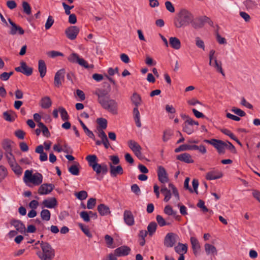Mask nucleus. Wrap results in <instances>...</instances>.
<instances>
[{
  "label": "nucleus",
  "mask_w": 260,
  "mask_h": 260,
  "mask_svg": "<svg viewBox=\"0 0 260 260\" xmlns=\"http://www.w3.org/2000/svg\"><path fill=\"white\" fill-rule=\"evenodd\" d=\"M6 157L10 166L16 162L15 159L12 154V152L6 153Z\"/></svg>",
  "instance_id": "864d4df0"
},
{
  "label": "nucleus",
  "mask_w": 260,
  "mask_h": 260,
  "mask_svg": "<svg viewBox=\"0 0 260 260\" xmlns=\"http://www.w3.org/2000/svg\"><path fill=\"white\" fill-rule=\"evenodd\" d=\"M80 217L85 222H89L90 221V216L89 214L86 211H82L80 213Z\"/></svg>",
  "instance_id": "680f3d73"
},
{
  "label": "nucleus",
  "mask_w": 260,
  "mask_h": 260,
  "mask_svg": "<svg viewBox=\"0 0 260 260\" xmlns=\"http://www.w3.org/2000/svg\"><path fill=\"white\" fill-rule=\"evenodd\" d=\"M54 187V185L50 183H44L38 189V193L40 195L48 194L50 193Z\"/></svg>",
  "instance_id": "9b49d317"
},
{
  "label": "nucleus",
  "mask_w": 260,
  "mask_h": 260,
  "mask_svg": "<svg viewBox=\"0 0 260 260\" xmlns=\"http://www.w3.org/2000/svg\"><path fill=\"white\" fill-rule=\"evenodd\" d=\"M79 226L82 230V231L89 238L92 237V234L89 231L88 228L83 225L82 223H79Z\"/></svg>",
  "instance_id": "09e8293b"
},
{
  "label": "nucleus",
  "mask_w": 260,
  "mask_h": 260,
  "mask_svg": "<svg viewBox=\"0 0 260 260\" xmlns=\"http://www.w3.org/2000/svg\"><path fill=\"white\" fill-rule=\"evenodd\" d=\"M43 176L38 172L32 174V171L27 170L24 172L23 181L27 183L30 182L35 186L40 185L43 182Z\"/></svg>",
  "instance_id": "39448f33"
},
{
  "label": "nucleus",
  "mask_w": 260,
  "mask_h": 260,
  "mask_svg": "<svg viewBox=\"0 0 260 260\" xmlns=\"http://www.w3.org/2000/svg\"><path fill=\"white\" fill-rule=\"evenodd\" d=\"M169 44L172 48L178 50L181 47V42L176 37H170L169 38Z\"/></svg>",
  "instance_id": "b1692460"
},
{
  "label": "nucleus",
  "mask_w": 260,
  "mask_h": 260,
  "mask_svg": "<svg viewBox=\"0 0 260 260\" xmlns=\"http://www.w3.org/2000/svg\"><path fill=\"white\" fill-rule=\"evenodd\" d=\"M131 100L132 103L135 105V107H138L140 105L141 99L138 94L134 93L131 98Z\"/></svg>",
  "instance_id": "ea45409f"
},
{
  "label": "nucleus",
  "mask_w": 260,
  "mask_h": 260,
  "mask_svg": "<svg viewBox=\"0 0 260 260\" xmlns=\"http://www.w3.org/2000/svg\"><path fill=\"white\" fill-rule=\"evenodd\" d=\"M177 159L185 162L186 163H192L193 162V160L191 158V155L187 153H184L182 154H181L180 155H178L177 156Z\"/></svg>",
  "instance_id": "4be33fe9"
},
{
  "label": "nucleus",
  "mask_w": 260,
  "mask_h": 260,
  "mask_svg": "<svg viewBox=\"0 0 260 260\" xmlns=\"http://www.w3.org/2000/svg\"><path fill=\"white\" fill-rule=\"evenodd\" d=\"M96 204V199L95 198H90L87 203V208L88 209H92Z\"/></svg>",
  "instance_id": "4d7b16f0"
},
{
  "label": "nucleus",
  "mask_w": 260,
  "mask_h": 260,
  "mask_svg": "<svg viewBox=\"0 0 260 260\" xmlns=\"http://www.w3.org/2000/svg\"><path fill=\"white\" fill-rule=\"evenodd\" d=\"M165 6L167 10L170 12L174 13L175 12L174 7L170 1H167L165 2Z\"/></svg>",
  "instance_id": "e2e57ef3"
},
{
  "label": "nucleus",
  "mask_w": 260,
  "mask_h": 260,
  "mask_svg": "<svg viewBox=\"0 0 260 260\" xmlns=\"http://www.w3.org/2000/svg\"><path fill=\"white\" fill-rule=\"evenodd\" d=\"M197 148L196 145H189V144H183L180 145L179 147L175 149L176 153H178L182 151L192 150L194 148Z\"/></svg>",
  "instance_id": "bb28decb"
},
{
  "label": "nucleus",
  "mask_w": 260,
  "mask_h": 260,
  "mask_svg": "<svg viewBox=\"0 0 260 260\" xmlns=\"http://www.w3.org/2000/svg\"><path fill=\"white\" fill-rule=\"evenodd\" d=\"M105 240L107 246L109 248H112L113 243V239L109 235H106L105 236Z\"/></svg>",
  "instance_id": "5fc2aeb1"
},
{
  "label": "nucleus",
  "mask_w": 260,
  "mask_h": 260,
  "mask_svg": "<svg viewBox=\"0 0 260 260\" xmlns=\"http://www.w3.org/2000/svg\"><path fill=\"white\" fill-rule=\"evenodd\" d=\"M20 64L22 65V73L26 76H30L32 73V68H29L27 66L26 63L24 61H21Z\"/></svg>",
  "instance_id": "473e14b6"
},
{
  "label": "nucleus",
  "mask_w": 260,
  "mask_h": 260,
  "mask_svg": "<svg viewBox=\"0 0 260 260\" xmlns=\"http://www.w3.org/2000/svg\"><path fill=\"white\" fill-rule=\"evenodd\" d=\"M132 191L137 195H139L141 192L140 189L138 185L136 184H134L131 186Z\"/></svg>",
  "instance_id": "774afa93"
},
{
  "label": "nucleus",
  "mask_w": 260,
  "mask_h": 260,
  "mask_svg": "<svg viewBox=\"0 0 260 260\" xmlns=\"http://www.w3.org/2000/svg\"><path fill=\"white\" fill-rule=\"evenodd\" d=\"M60 145L61 146L62 151L67 153H72L71 148L68 145L66 141L60 140Z\"/></svg>",
  "instance_id": "f704fd0d"
},
{
  "label": "nucleus",
  "mask_w": 260,
  "mask_h": 260,
  "mask_svg": "<svg viewBox=\"0 0 260 260\" xmlns=\"http://www.w3.org/2000/svg\"><path fill=\"white\" fill-rule=\"evenodd\" d=\"M97 123L102 129H105L107 126V121L105 118H98Z\"/></svg>",
  "instance_id": "49530a36"
},
{
  "label": "nucleus",
  "mask_w": 260,
  "mask_h": 260,
  "mask_svg": "<svg viewBox=\"0 0 260 260\" xmlns=\"http://www.w3.org/2000/svg\"><path fill=\"white\" fill-rule=\"evenodd\" d=\"M128 146L134 152L136 150H141V147L140 145L134 140H131L128 141Z\"/></svg>",
  "instance_id": "72a5a7b5"
},
{
  "label": "nucleus",
  "mask_w": 260,
  "mask_h": 260,
  "mask_svg": "<svg viewBox=\"0 0 260 260\" xmlns=\"http://www.w3.org/2000/svg\"><path fill=\"white\" fill-rule=\"evenodd\" d=\"M176 252L178 253L179 255L181 254L186 253L187 251V245L186 244L179 243L177 246L174 248Z\"/></svg>",
  "instance_id": "cd10ccee"
},
{
  "label": "nucleus",
  "mask_w": 260,
  "mask_h": 260,
  "mask_svg": "<svg viewBox=\"0 0 260 260\" xmlns=\"http://www.w3.org/2000/svg\"><path fill=\"white\" fill-rule=\"evenodd\" d=\"M58 111L60 114L61 119L63 121H66L69 119V116L66 110L62 107H59L58 108Z\"/></svg>",
  "instance_id": "37998d69"
},
{
  "label": "nucleus",
  "mask_w": 260,
  "mask_h": 260,
  "mask_svg": "<svg viewBox=\"0 0 260 260\" xmlns=\"http://www.w3.org/2000/svg\"><path fill=\"white\" fill-rule=\"evenodd\" d=\"M41 247L42 252H39L37 254L41 260H52L54 258V250L49 243L42 242Z\"/></svg>",
  "instance_id": "20e7f679"
},
{
  "label": "nucleus",
  "mask_w": 260,
  "mask_h": 260,
  "mask_svg": "<svg viewBox=\"0 0 260 260\" xmlns=\"http://www.w3.org/2000/svg\"><path fill=\"white\" fill-rule=\"evenodd\" d=\"M68 60L72 63H78L85 68H89V66L87 62L83 58L80 57L79 55L76 53H72L68 57Z\"/></svg>",
  "instance_id": "0eeeda50"
},
{
  "label": "nucleus",
  "mask_w": 260,
  "mask_h": 260,
  "mask_svg": "<svg viewBox=\"0 0 260 260\" xmlns=\"http://www.w3.org/2000/svg\"><path fill=\"white\" fill-rule=\"evenodd\" d=\"M160 191L165 196L164 201L166 202H168L171 198L170 190L165 185H163L161 188Z\"/></svg>",
  "instance_id": "2f4dec72"
},
{
  "label": "nucleus",
  "mask_w": 260,
  "mask_h": 260,
  "mask_svg": "<svg viewBox=\"0 0 260 260\" xmlns=\"http://www.w3.org/2000/svg\"><path fill=\"white\" fill-rule=\"evenodd\" d=\"M80 123L82 126L85 133L90 138L94 139V135L92 132L90 131L81 120H79Z\"/></svg>",
  "instance_id": "e433bc0d"
},
{
  "label": "nucleus",
  "mask_w": 260,
  "mask_h": 260,
  "mask_svg": "<svg viewBox=\"0 0 260 260\" xmlns=\"http://www.w3.org/2000/svg\"><path fill=\"white\" fill-rule=\"evenodd\" d=\"M79 32V28L76 26H71L66 29L65 33L68 39L75 40Z\"/></svg>",
  "instance_id": "1a4fd4ad"
},
{
  "label": "nucleus",
  "mask_w": 260,
  "mask_h": 260,
  "mask_svg": "<svg viewBox=\"0 0 260 260\" xmlns=\"http://www.w3.org/2000/svg\"><path fill=\"white\" fill-rule=\"evenodd\" d=\"M98 210L102 216L107 215L110 213L109 208L103 204H101L98 206Z\"/></svg>",
  "instance_id": "c756f323"
},
{
  "label": "nucleus",
  "mask_w": 260,
  "mask_h": 260,
  "mask_svg": "<svg viewBox=\"0 0 260 260\" xmlns=\"http://www.w3.org/2000/svg\"><path fill=\"white\" fill-rule=\"evenodd\" d=\"M190 242L193 253L196 255L198 250L200 249L201 247L199 242L196 238L191 237L190 238Z\"/></svg>",
  "instance_id": "393cba45"
},
{
  "label": "nucleus",
  "mask_w": 260,
  "mask_h": 260,
  "mask_svg": "<svg viewBox=\"0 0 260 260\" xmlns=\"http://www.w3.org/2000/svg\"><path fill=\"white\" fill-rule=\"evenodd\" d=\"M123 219L125 223L131 226L134 224V218L132 213L129 210H125L123 213Z\"/></svg>",
  "instance_id": "dca6fc26"
},
{
  "label": "nucleus",
  "mask_w": 260,
  "mask_h": 260,
  "mask_svg": "<svg viewBox=\"0 0 260 260\" xmlns=\"http://www.w3.org/2000/svg\"><path fill=\"white\" fill-rule=\"evenodd\" d=\"M173 135V133L171 130H166L164 132L163 136H162V140L164 142H166L168 141L170 139L171 136Z\"/></svg>",
  "instance_id": "603ef678"
},
{
  "label": "nucleus",
  "mask_w": 260,
  "mask_h": 260,
  "mask_svg": "<svg viewBox=\"0 0 260 260\" xmlns=\"http://www.w3.org/2000/svg\"><path fill=\"white\" fill-rule=\"evenodd\" d=\"M241 104L249 109H252L253 108V106L248 102L244 98H242L241 99Z\"/></svg>",
  "instance_id": "69168bd1"
},
{
  "label": "nucleus",
  "mask_w": 260,
  "mask_h": 260,
  "mask_svg": "<svg viewBox=\"0 0 260 260\" xmlns=\"http://www.w3.org/2000/svg\"><path fill=\"white\" fill-rule=\"evenodd\" d=\"M131 250L128 246L123 245L116 248L114 250V254L118 257L125 256L129 254Z\"/></svg>",
  "instance_id": "f8f14e48"
},
{
  "label": "nucleus",
  "mask_w": 260,
  "mask_h": 260,
  "mask_svg": "<svg viewBox=\"0 0 260 260\" xmlns=\"http://www.w3.org/2000/svg\"><path fill=\"white\" fill-rule=\"evenodd\" d=\"M193 16L188 11L181 10L174 19V25L177 28H181L188 25L192 22Z\"/></svg>",
  "instance_id": "f03ea898"
},
{
  "label": "nucleus",
  "mask_w": 260,
  "mask_h": 260,
  "mask_svg": "<svg viewBox=\"0 0 260 260\" xmlns=\"http://www.w3.org/2000/svg\"><path fill=\"white\" fill-rule=\"evenodd\" d=\"M183 130L184 132L186 133L188 135L191 134L194 131V129L192 126L187 125L185 123H184Z\"/></svg>",
  "instance_id": "052dcab7"
},
{
  "label": "nucleus",
  "mask_w": 260,
  "mask_h": 260,
  "mask_svg": "<svg viewBox=\"0 0 260 260\" xmlns=\"http://www.w3.org/2000/svg\"><path fill=\"white\" fill-rule=\"evenodd\" d=\"M157 176L158 180L161 183L165 184L169 182V179L168 174L163 167L159 166L158 167Z\"/></svg>",
  "instance_id": "9d476101"
},
{
  "label": "nucleus",
  "mask_w": 260,
  "mask_h": 260,
  "mask_svg": "<svg viewBox=\"0 0 260 260\" xmlns=\"http://www.w3.org/2000/svg\"><path fill=\"white\" fill-rule=\"evenodd\" d=\"M138 107H135L133 109V116L136 124L138 127L141 126V123L140 121V114L138 110Z\"/></svg>",
  "instance_id": "c85d7f7f"
},
{
  "label": "nucleus",
  "mask_w": 260,
  "mask_h": 260,
  "mask_svg": "<svg viewBox=\"0 0 260 260\" xmlns=\"http://www.w3.org/2000/svg\"><path fill=\"white\" fill-rule=\"evenodd\" d=\"M15 114L13 111H6L3 113V118L8 121H13L15 119Z\"/></svg>",
  "instance_id": "7c9ffc66"
},
{
  "label": "nucleus",
  "mask_w": 260,
  "mask_h": 260,
  "mask_svg": "<svg viewBox=\"0 0 260 260\" xmlns=\"http://www.w3.org/2000/svg\"><path fill=\"white\" fill-rule=\"evenodd\" d=\"M86 159L88 161L89 166L92 168L96 174H102L104 175L107 173L108 171L107 166L105 164H98L97 162L98 158L95 155H87Z\"/></svg>",
  "instance_id": "7ed1b4c3"
},
{
  "label": "nucleus",
  "mask_w": 260,
  "mask_h": 260,
  "mask_svg": "<svg viewBox=\"0 0 260 260\" xmlns=\"http://www.w3.org/2000/svg\"><path fill=\"white\" fill-rule=\"evenodd\" d=\"M231 111L233 112H234L235 114H236V115H237L240 117H243L246 115V113L244 111H243V110H242L240 109H239V108H237L236 107H233Z\"/></svg>",
  "instance_id": "6e6d98bb"
},
{
  "label": "nucleus",
  "mask_w": 260,
  "mask_h": 260,
  "mask_svg": "<svg viewBox=\"0 0 260 260\" xmlns=\"http://www.w3.org/2000/svg\"><path fill=\"white\" fill-rule=\"evenodd\" d=\"M156 219L160 226H164L170 224L169 223L167 222L165 219L161 215H157L156 217Z\"/></svg>",
  "instance_id": "de8ad7c7"
},
{
  "label": "nucleus",
  "mask_w": 260,
  "mask_h": 260,
  "mask_svg": "<svg viewBox=\"0 0 260 260\" xmlns=\"http://www.w3.org/2000/svg\"><path fill=\"white\" fill-rule=\"evenodd\" d=\"M13 225L19 233L23 234L26 232V228L24 224L19 220H13L11 222Z\"/></svg>",
  "instance_id": "2eb2a0df"
},
{
  "label": "nucleus",
  "mask_w": 260,
  "mask_h": 260,
  "mask_svg": "<svg viewBox=\"0 0 260 260\" xmlns=\"http://www.w3.org/2000/svg\"><path fill=\"white\" fill-rule=\"evenodd\" d=\"M69 172L73 175H78L79 174V170L77 165H72L69 168Z\"/></svg>",
  "instance_id": "8fccbe9b"
},
{
  "label": "nucleus",
  "mask_w": 260,
  "mask_h": 260,
  "mask_svg": "<svg viewBox=\"0 0 260 260\" xmlns=\"http://www.w3.org/2000/svg\"><path fill=\"white\" fill-rule=\"evenodd\" d=\"M110 173L112 177H116L118 174H122L123 170L121 166L116 167L113 166L111 162L109 163Z\"/></svg>",
  "instance_id": "f3484780"
},
{
  "label": "nucleus",
  "mask_w": 260,
  "mask_h": 260,
  "mask_svg": "<svg viewBox=\"0 0 260 260\" xmlns=\"http://www.w3.org/2000/svg\"><path fill=\"white\" fill-rule=\"evenodd\" d=\"M197 206H198V207L201 208L202 210V211L204 212L208 211V209L205 206L204 202L201 200H199V201L197 204Z\"/></svg>",
  "instance_id": "338daca9"
},
{
  "label": "nucleus",
  "mask_w": 260,
  "mask_h": 260,
  "mask_svg": "<svg viewBox=\"0 0 260 260\" xmlns=\"http://www.w3.org/2000/svg\"><path fill=\"white\" fill-rule=\"evenodd\" d=\"M8 21L10 24L12 25V27L10 31V34L11 35H15L17 33L19 35H23L24 34V30L20 26L16 25L10 18L8 19Z\"/></svg>",
  "instance_id": "4468645a"
},
{
  "label": "nucleus",
  "mask_w": 260,
  "mask_h": 260,
  "mask_svg": "<svg viewBox=\"0 0 260 260\" xmlns=\"http://www.w3.org/2000/svg\"><path fill=\"white\" fill-rule=\"evenodd\" d=\"M38 70L40 74V77L43 78L46 73L47 68L45 61L40 59L38 62Z\"/></svg>",
  "instance_id": "5701e85b"
},
{
  "label": "nucleus",
  "mask_w": 260,
  "mask_h": 260,
  "mask_svg": "<svg viewBox=\"0 0 260 260\" xmlns=\"http://www.w3.org/2000/svg\"><path fill=\"white\" fill-rule=\"evenodd\" d=\"M42 204L46 208L52 209L56 206L57 201L55 198H51L44 200L42 202Z\"/></svg>",
  "instance_id": "aec40b11"
},
{
  "label": "nucleus",
  "mask_w": 260,
  "mask_h": 260,
  "mask_svg": "<svg viewBox=\"0 0 260 260\" xmlns=\"http://www.w3.org/2000/svg\"><path fill=\"white\" fill-rule=\"evenodd\" d=\"M206 20H208L207 16L199 17L192 22V25L196 29L201 28L206 23Z\"/></svg>",
  "instance_id": "a211bd4d"
},
{
  "label": "nucleus",
  "mask_w": 260,
  "mask_h": 260,
  "mask_svg": "<svg viewBox=\"0 0 260 260\" xmlns=\"http://www.w3.org/2000/svg\"><path fill=\"white\" fill-rule=\"evenodd\" d=\"M22 8L23 12L27 15H30L31 14V8L29 4L26 2H23L22 3Z\"/></svg>",
  "instance_id": "3c124183"
},
{
  "label": "nucleus",
  "mask_w": 260,
  "mask_h": 260,
  "mask_svg": "<svg viewBox=\"0 0 260 260\" xmlns=\"http://www.w3.org/2000/svg\"><path fill=\"white\" fill-rule=\"evenodd\" d=\"M7 174L6 168L3 166H0V182L6 177Z\"/></svg>",
  "instance_id": "13d9d810"
},
{
  "label": "nucleus",
  "mask_w": 260,
  "mask_h": 260,
  "mask_svg": "<svg viewBox=\"0 0 260 260\" xmlns=\"http://www.w3.org/2000/svg\"><path fill=\"white\" fill-rule=\"evenodd\" d=\"M178 238V236L173 233H168L165 237L164 245L167 247H172L174 246Z\"/></svg>",
  "instance_id": "6e6552de"
},
{
  "label": "nucleus",
  "mask_w": 260,
  "mask_h": 260,
  "mask_svg": "<svg viewBox=\"0 0 260 260\" xmlns=\"http://www.w3.org/2000/svg\"><path fill=\"white\" fill-rule=\"evenodd\" d=\"M196 45L198 48L205 50L204 42L199 37L196 38Z\"/></svg>",
  "instance_id": "bf43d9fd"
},
{
  "label": "nucleus",
  "mask_w": 260,
  "mask_h": 260,
  "mask_svg": "<svg viewBox=\"0 0 260 260\" xmlns=\"http://www.w3.org/2000/svg\"><path fill=\"white\" fill-rule=\"evenodd\" d=\"M10 167L12 170L16 175L18 176L21 175L22 173V169L17 164L16 162L10 165Z\"/></svg>",
  "instance_id": "58836bf2"
},
{
  "label": "nucleus",
  "mask_w": 260,
  "mask_h": 260,
  "mask_svg": "<svg viewBox=\"0 0 260 260\" xmlns=\"http://www.w3.org/2000/svg\"><path fill=\"white\" fill-rule=\"evenodd\" d=\"M164 213L169 216H176L177 211H174L170 206L167 205L165 207Z\"/></svg>",
  "instance_id": "a18cd8bd"
},
{
  "label": "nucleus",
  "mask_w": 260,
  "mask_h": 260,
  "mask_svg": "<svg viewBox=\"0 0 260 260\" xmlns=\"http://www.w3.org/2000/svg\"><path fill=\"white\" fill-rule=\"evenodd\" d=\"M211 66H213L216 69L217 71L220 72L223 76H225V74L222 69L221 63V62H218L216 58H215L214 63L212 62Z\"/></svg>",
  "instance_id": "4c0bfd02"
},
{
  "label": "nucleus",
  "mask_w": 260,
  "mask_h": 260,
  "mask_svg": "<svg viewBox=\"0 0 260 260\" xmlns=\"http://www.w3.org/2000/svg\"><path fill=\"white\" fill-rule=\"evenodd\" d=\"M94 94L98 96V102L103 109L113 114L117 113L118 103L115 100L110 98L108 90L97 88Z\"/></svg>",
  "instance_id": "f257e3e1"
},
{
  "label": "nucleus",
  "mask_w": 260,
  "mask_h": 260,
  "mask_svg": "<svg viewBox=\"0 0 260 260\" xmlns=\"http://www.w3.org/2000/svg\"><path fill=\"white\" fill-rule=\"evenodd\" d=\"M157 224L155 222H151L147 226V232L150 236L153 235L156 231Z\"/></svg>",
  "instance_id": "c9c22d12"
},
{
  "label": "nucleus",
  "mask_w": 260,
  "mask_h": 260,
  "mask_svg": "<svg viewBox=\"0 0 260 260\" xmlns=\"http://www.w3.org/2000/svg\"><path fill=\"white\" fill-rule=\"evenodd\" d=\"M41 217L44 220L49 221L50 219L51 213L47 209H43L41 212Z\"/></svg>",
  "instance_id": "a19ab883"
},
{
  "label": "nucleus",
  "mask_w": 260,
  "mask_h": 260,
  "mask_svg": "<svg viewBox=\"0 0 260 260\" xmlns=\"http://www.w3.org/2000/svg\"><path fill=\"white\" fill-rule=\"evenodd\" d=\"M74 195L78 199L81 201L86 199L88 196L87 192L85 190L76 192Z\"/></svg>",
  "instance_id": "79ce46f5"
},
{
  "label": "nucleus",
  "mask_w": 260,
  "mask_h": 260,
  "mask_svg": "<svg viewBox=\"0 0 260 260\" xmlns=\"http://www.w3.org/2000/svg\"><path fill=\"white\" fill-rule=\"evenodd\" d=\"M53 23H54V20H53V18L51 16H49L48 17L47 21L45 23V28L46 29H49L51 27V26L53 25Z\"/></svg>",
  "instance_id": "0e129e2a"
},
{
  "label": "nucleus",
  "mask_w": 260,
  "mask_h": 260,
  "mask_svg": "<svg viewBox=\"0 0 260 260\" xmlns=\"http://www.w3.org/2000/svg\"><path fill=\"white\" fill-rule=\"evenodd\" d=\"M205 250L207 255H216L217 250L216 247L209 243H206L204 245Z\"/></svg>",
  "instance_id": "412c9836"
},
{
  "label": "nucleus",
  "mask_w": 260,
  "mask_h": 260,
  "mask_svg": "<svg viewBox=\"0 0 260 260\" xmlns=\"http://www.w3.org/2000/svg\"><path fill=\"white\" fill-rule=\"evenodd\" d=\"M3 147L6 151V153L12 152L11 142L9 140H5L3 144Z\"/></svg>",
  "instance_id": "c03bdc74"
},
{
  "label": "nucleus",
  "mask_w": 260,
  "mask_h": 260,
  "mask_svg": "<svg viewBox=\"0 0 260 260\" xmlns=\"http://www.w3.org/2000/svg\"><path fill=\"white\" fill-rule=\"evenodd\" d=\"M204 142L210 144L214 146L217 150L219 154H223L225 152V149L226 146H227L225 144V142L220 140H217L215 139H213L211 140H204Z\"/></svg>",
  "instance_id": "423d86ee"
},
{
  "label": "nucleus",
  "mask_w": 260,
  "mask_h": 260,
  "mask_svg": "<svg viewBox=\"0 0 260 260\" xmlns=\"http://www.w3.org/2000/svg\"><path fill=\"white\" fill-rule=\"evenodd\" d=\"M51 105L52 102L49 96H44L40 101V106L42 108L48 109L51 107Z\"/></svg>",
  "instance_id": "a878e982"
},
{
  "label": "nucleus",
  "mask_w": 260,
  "mask_h": 260,
  "mask_svg": "<svg viewBox=\"0 0 260 260\" xmlns=\"http://www.w3.org/2000/svg\"><path fill=\"white\" fill-rule=\"evenodd\" d=\"M65 71L64 69H61L57 71L54 77V85L59 87L61 85V81L64 80Z\"/></svg>",
  "instance_id": "ddd939ff"
},
{
  "label": "nucleus",
  "mask_w": 260,
  "mask_h": 260,
  "mask_svg": "<svg viewBox=\"0 0 260 260\" xmlns=\"http://www.w3.org/2000/svg\"><path fill=\"white\" fill-rule=\"evenodd\" d=\"M222 176V174L221 172L217 170H214L207 173L206 178L207 180H212L220 178Z\"/></svg>",
  "instance_id": "6ab92c4d"
}]
</instances>
